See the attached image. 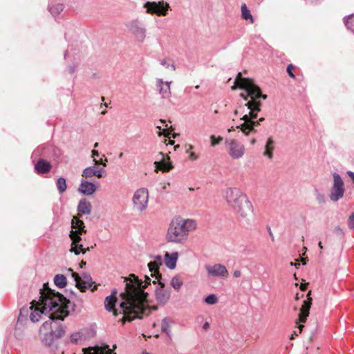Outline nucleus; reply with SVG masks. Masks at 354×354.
Returning a JSON list of instances; mask_svg holds the SVG:
<instances>
[{"label":"nucleus","instance_id":"nucleus-33","mask_svg":"<svg viewBox=\"0 0 354 354\" xmlns=\"http://www.w3.org/2000/svg\"><path fill=\"white\" fill-rule=\"evenodd\" d=\"M95 167H88L83 170L82 176L86 178H89L95 176Z\"/></svg>","mask_w":354,"mask_h":354},{"label":"nucleus","instance_id":"nucleus-42","mask_svg":"<svg viewBox=\"0 0 354 354\" xmlns=\"http://www.w3.org/2000/svg\"><path fill=\"white\" fill-rule=\"evenodd\" d=\"M93 162H95V165L101 164L104 167H106V162H107V159L105 158L104 161H100V160H97L95 158H94Z\"/></svg>","mask_w":354,"mask_h":354},{"label":"nucleus","instance_id":"nucleus-41","mask_svg":"<svg viewBox=\"0 0 354 354\" xmlns=\"http://www.w3.org/2000/svg\"><path fill=\"white\" fill-rule=\"evenodd\" d=\"M245 107H246V106H245V105H244V106H241V105H240V106H239V109H236V110H234V115H238V113H239V111H241V110L243 109V111H242V113H243V115L245 113V110H244V109H245Z\"/></svg>","mask_w":354,"mask_h":354},{"label":"nucleus","instance_id":"nucleus-43","mask_svg":"<svg viewBox=\"0 0 354 354\" xmlns=\"http://www.w3.org/2000/svg\"><path fill=\"white\" fill-rule=\"evenodd\" d=\"M95 246H96V244H95L94 246L88 247L86 248H84L82 246V250H80V253L82 252V254H85L87 251H90L91 249L93 248Z\"/></svg>","mask_w":354,"mask_h":354},{"label":"nucleus","instance_id":"nucleus-25","mask_svg":"<svg viewBox=\"0 0 354 354\" xmlns=\"http://www.w3.org/2000/svg\"><path fill=\"white\" fill-rule=\"evenodd\" d=\"M54 283L57 287L62 288L66 286L67 280L64 275L56 274L54 277Z\"/></svg>","mask_w":354,"mask_h":354},{"label":"nucleus","instance_id":"nucleus-56","mask_svg":"<svg viewBox=\"0 0 354 354\" xmlns=\"http://www.w3.org/2000/svg\"><path fill=\"white\" fill-rule=\"evenodd\" d=\"M270 236L272 237V239L274 240V236L270 229H269Z\"/></svg>","mask_w":354,"mask_h":354},{"label":"nucleus","instance_id":"nucleus-44","mask_svg":"<svg viewBox=\"0 0 354 354\" xmlns=\"http://www.w3.org/2000/svg\"><path fill=\"white\" fill-rule=\"evenodd\" d=\"M233 276L235 278H239V277H240L241 276V272L240 270H234L233 272Z\"/></svg>","mask_w":354,"mask_h":354},{"label":"nucleus","instance_id":"nucleus-13","mask_svg":"<svg viewBox=\"0 0 354 354\" xmlns=\"http://www.w3.org/2000/svg\"><path fill=\"white\" fill-rule=\"evenodd\" d=\"M68 271L71 272L72 277L75 281L76 287L82 292H85L87 289L91 288L93 281L90 274L84 272L80 276L76 272H74L71 268H68Z\"/></svg>","mask_w":354,"mask_h":354},{"label":"nucleus","instance_id":"nucleus-11","mask_svg":"<svg viewBox=\"0 0 354 354\" xmlns=\"http://www.w3.org/2000/svg\"><path fill=\"white\" fill-rule=\"evenodd\" d=\"M333 177V185L329 197L332 201L336 202L344 196L345 189L344 182L338 174L334 173Z\"/></svg>","mask_w":354,"mask_h":354},{"label":"nucleus","instance_id":"nucleus-15","mask_svg":"<svg viewBox=\"0 0 354 354\" xmlns=\"http://www.w3.org/2000/svg\"><path fill=\"white\" fill-rule=\"evenodd\" d=\"M311 291L307 294V299L303 301V304L299 309V318L297 323L306 322L309 315V311L312 305L313 299L310 297Z\"/></svg>","mask_w":354,"mask_h":354},{"label":"nucleus","instance_id":"nucleus-61","mask_svg":"<svg viewBox=\"0 0 354 354\" xmlns=\"http://www.w3.org/2000/svg\"><path fill=\"white\" fill-rule=\"evenodd\" d=\"M98 145H99L98 142H95L94 144V148H97L98 147Z\"/></svg>","mask_w":354,"mask_h":354},{"label":"nucleus","instance_id":"nucleus-24","mask_svg":"<svg viewBox=\"0 0 354 354\" xmlns=\"http://www.w3.org/2000/svg\"><path fill=\"white\" fill-rule=\"evenodd\" d=\"M160 155H161L163 157V160L160 162L156 161L154 162V164L156 165V170L160 169V170L162 171L163 172H167V171H170L173 168L171 163L169 162H167L165 161V158H164L165 155L163 153L160 152Z\"/></svg>","mask_w":354,"mask_h":354},{"label":"nucleus","instance_id":"nucleus-60","mask_svg":"<svg viewBox=\"0 0 354 354\" xmlns=\"http://www.w3.org/2000/svg\"><path fill=\"white\" fill-rule=\"evenodd\" d=\"M255 142H256V140L255 139H252L251 140V144L254 145Z\"/></svg>","mask_w":354,"mask_h":354},{"label":"nucleus","instance_id":"nucleus-28","mask_svg":"<svg viewBox=\"0 0 354 354\" xmlns=\"http://www.w3.org/2000/svg\"><path fill=\"white\" fill-rule=\"evenodd\" d=\"M84 339V335L80 332L73 333L70 336V341L74 344H78Z\"/></svg>","mask_w":354,"mask_h":354},{"label":"nucleus","instance_id":"nucleus-8","mask_svg":"<svg viewBox=\"0 0 354 354\" xmlns=\"http://www.w3.org/2000/svg\"><path fill=\"white\" fill-rule=\"evenodd\" d=\"M149 192L147 188H140L137 189L132 197L133 208L134 210L142 212L148 207Z\"/></svg>","mask_w":354,"mask_h":354},{"label":"nucleus","instance_id":"nucleus-55","mask_svg":"<svg viewBox=\"0 0 354 354\" xmlns=\"http://www.w3.org/2000/svg\"><path fill=\"white\" fill-rule=\"evenodd\" d=\"M304 327V325H302V324H300V325L298 326V328H299V333H301V330H302V328H303Z\"/></svg>","mask_w":354,"mask_h":354},{"label":"nucleus","instance_id":"nucleus-64","mask_svg":"<svg viewBox=\"0 0 354 354\" xmlns=\"http://www.w3.org/2000/svg\"><path fill=\"white\" fill-rule=\"evenodd\" d=\"M234 130V127H232L230 129H228V131L230 132Z\"/></svg>","mask_w":354,"mask_h":354},{"label":"nucleus","instance_id":"nucleus-36","mask_svg":"<svg viewBox=\"0 0 354 354\" xmlns=\"http://www.w3.org/2000/svg\"><path fill=\"white\" fill-rule=\"evenodd\" d=\"M209 138H210L212 147H215L216 145H218L223 140L222 137L218 136L216 138L214 135H212Z\"/></svg>","mask_w":354,"mask_h":354},{"label":"nucleus","instance_id":"nucleus-48","mask_svg":"<svg viewBox=\"0 0 354 354\" xmlns=\"http://www.w3.org/2000/svg\"><path fill=\"white\" fill-rule=\"evenodd\" d=\"M347 174L348 176L352 179L353 182L354 183V172L348 171L347 172Z\"/></svg>","mask_w":354,"mask_h":354},{"label":"nucleus","instance_id":"nucleus-49","mask_svg":"<svg viewBox=\"0 0 354 354\" xmlns=\"http://www.w3.org/2000/svg\"><path fill=\"white\" fill-rule=\"evenodd\" d=\"M307 286H308V283H301L300 285V289L303 291L306 290V289L307 288Z\"/></svg>","mask_w":354,"mask_h":354},{"label":"nucleus","instance_id":"nucleus-50","mask_svg":"<svg viewBox=\"0 0 354 354\" xmlns=\"http://www.w3.org/2000/svg\"><path fill=\"white\" fill-rule=\"evenodd\" d=\"M209 324L207 322H206L205 323H204V324L203 326V329L207 330L209 328Z\"/></svg>","mask_w":354,"mask_h":354},{"label":"nucleus","instance_id":"nucleus-32","mask_svg":"<svg viewBox=\"0 0 354 354\" xmlns=\"http://www.w3.org/2000/svg\"><path fill=\"white\" fill-rule=\"evenodd\" d=\"M316 201L318 204L323 205L326 203V197L319 189H315L314 192Z\"/></svg>","mask_w":354,"mask_h":354},{"label":"nucleus","instance_id":"nucleus-14","mask_svg":"<svg viewBox=\"0 0 354 354\" xmlns=\"http://www.w3.org/2000/svg\"><path fill=\"white\" fill-rule=\"evenodd\" d=\"M205 268L211 277H227L228 271L225 266L216 263L214 265H205Z\"/></svg>","mask_w":354,"mask_h":354},{"label":"nucleus","instance_id":"nucleus-23","mask_svg":"<svg viewBox=\"0 0 354 354\" xmlns=\"http://www.w3.org/2000/svg\"><path fill=\"white\" fill-rule=\"evenodd\" d=\"M91 203L86 199L84 198L80 201L77 205V212L80 214L89 215L91 213Z\"/></svg>","mask_w":354,"mask_h":354},{"label":"nucleus","instance_id":"nucleus-12","mask_svg":"<svg viewBox=\"0 0 354 354\" xmlns=\"http://www.w3.org/2000/svg\"><path fill=\"white\" fill-rule=\"evenodd\" d=\"M144 7L146 8L147 13L156 14L158 16H166L170 8L169 3L163 1L158 2L147 1L145 3Z\"/></svg>","mask_w":354,"mask_h":354},{"label":"nucleus","instance_id":"nucleus-38","mask_svg":"<svg viewBox=\"0 0 354 354\" xmlns=\"http://www.w3.org/2000/svg\"><path fill=\"white\" fill-rule=\"evenodd\" d=\"M348 225L350 229L354 230V214H351L348 220Z\"/></svg>","mask_w":354,"mask_h":354},{"label":"nucleus","instance_id":"nucleus-27","mask_svg":"<svg viewBox=\"0 0 354 354\" xmlns=\"http://www.w3.org/2000/svg\"><path fill=\"white\" fill-rule=\"evenodd\" d=\"M56 185H57L58 192L60 194H62L66 192L67 185H66V179L64 178H63V177L59 178L57 180Z\"/></svg>","mask_w":354,"mask_h":354},{"label":"nucleus","instance_id":"nucleus-16","mask_svg":"<svg viewBox=\"0 0 354 354\" xmlns=\"http://www.w3.org/2000/svg\"><path fill=\"white\" fill-rule=\"evenodd\" d=\"M162 259L160 255L154 257V260L148 263L149 270L151 272V277L155 279L161 277L159 273V267L162 265Z\"/></svg>","mask_w":354,"mask_h":354},{"label":"nucleus","instance_id":"nucleus-62","mask_svg":"<svg viewBox=\"0 0 354 354\" xmlns=\"http://www.w3.org/2000/svg\"><path fill=\"white\" fill-rule=\"evenodd\" d=\"M194 149V146L189 145V150H192Z\"/></svg>","mask_w":354,"mask_h":354},{"label":"nucleus","instance_id":"nucleus-22","mask_svg":"<svg viewBox=\"0 0 354 354\" xmlns=\"http://www.w3.org/2000/svg\"><path fill=\"white\" fill-rule=\"evenodd\" d=\"M275 142L272 137H269L266 142L263 155L271 160L273 158Z\"/></svg>","mask_w":354,"mask_h":354},{"label":"nucleus","instance_id":"nucleus-6","mask_svg":"<svg viewBox=\"0 0 354 354\" xmlns=\"http://www.w3.org/2000/svg\"><path fill=\"white\" fill-rule=\"evenodd\" d=\"M44 288L40 290V299L39 301L37 302V305H35V301L31 303V306H30V310H31L30 315V319L32 322H38L41 317L42 314L46 313H50V315L53 313V310H50L49 308L46 309L44 306V299L49 296V297H52L53 295H59L62 297L63 299H66L59 292H55V290H51L48 288L47 283H44Z\"/></svg>","mask_w":354,"mask_h":354},{"label":"nucleus","instance_id":"nucleus-53","mask_svg":"<svg viewBox=\"0 0 354 354\" xmlns=\"http://www.w3.org/2000/svg\"><path fill=\"white\" fill-rule=\"evenodd\" d=\"M290 265H291L292 266H295L297 268H299V266H300V264H299V263H292V262L290 263Z\"/></svg>","mask_w":354,"mask_h":354},{"label":"nucleus","instance_id":"nucleus-17","mask_svg":"<svg viewBox=\"0 0 354 354\" xmlns=\"http://www.w3.org/2000/svg\"><path fill=\"white\" fill-rule=\"evenodd\" d=\"M97 188L95 185L91 182L85 180H82L78 191L84 195H92L96 191Z\"/></svg>","mask_w":354,"mask_h":354},{"label":"nucleus","instance_id":"nucleus-31","mask_svg":"<svg viewBox=\"0 0 354 354\" xmlns=\"http://www.w3.org/2000/svg\"><path fill=\"white\" fill-rule=\"evenodd\" d=\"M64 9V5L62 3H57L49 8V10L53 15H59Z\"/></svg>","mask_w":354,"mask_h":354},{"label":"nucleus","instance_id":"nucleus-10","mask_svg":"<svg viewBox=\"0 0 354 354\" xmlns=\"http://www.w3.org/2000/svg\"><path fill=\"white\" fill-rule=\"evenodd\" d=\"M225 145L229 156L232 159L238 160L243 157L245 149L241 142L235 139H227Z\"/></svg>","mask_w":354,"mask_h":354},{"label":"nucleus","instance_id":"nucleus-45","mask_svg":"<svg viewBox=\"0 0 354 354\" xmlns=\"http://www.w3.org/2000/svg\"><path fill=\"white\" fill-rule=\"evenodd\" d=\"M189 159H191L192 160H196V159H198V156L195 153L192 152L189 154Z\"/></svg>","mask_w":354,"mask_h":354},{"label":"nucleus","instance_id":"nucleus-34","mask_svg":"<svg viewBox=\"0 0 354 354\" xmlns=\"http://www.w3.org/2000/svg\"><path fill=\"white\" fill-rule=\"evenodd\" d=\"M345 25L348 30L354 32V14L348 17L345 21Z\"/></svg>","mask_w":354,"mask_h":354},{"label":"nucleus","instance_id":"nucleus-37","mask_svg":"<svg viewBox=\"0 0 354 354\" xmlns=\"http://www.w3.org/2000/svg\"><path fill=\"white\" fill-rule=\"evenodd\" d=\"M95 176L97 177L98 178H102L104 176V174L105 173V171L102 168H95Z\"/></svg>","mask_w":354,"mask_h":354},{"label":"nucleus","instance_id":"nucleus-47","mask_svg":"<svg viewBox=\"0 0 354 354\" xmlns=\"http://www.w3.org/2000/svg\"><path fill=\"white\" fill-rule=\"evenodd\" d=\"M91 156L95 158V157L99 156V152L96 150H93L91 151Z\"/></svg>","mask_w":354,"mask_h":354},{"label":"nucleus","instance_id":"nucleus-30","mask_svg":"<svg viewBox=\"0 0 354 354\" xmlns=\"http://www.w3.org/2000/svg\"><path fill=\"white\" fill-rule=\"evenodd\" d=\"M171 322L167 317L164 318L161 323L162 331L167 333L168 335L170 333L169 328L171 326Z\"/></svg>","mask_w":354,"mask_h":354},{"label":"nucleus","instance_id":"nucleus-20","mask_svg":"<svg viewBox=\"0 0 354 354\" xmlns=\"http://www.w3.org/2000/svg\"><path fill=\"white\" fill-rule=\"evenodd\" d=\"M178 258V253L177 252H166L165 254V263L166 266L171 270L174 269L176 266Z\"/></svg>","mask_w":354,"mask_h":354},{"label":"nucleus","instance_id":"nucleus-63","mask_svg":"<svg viewBox=\"0 0 354 354\" xmlns=\"http://www.w3.org/2000/svg\"><path fill=\"white\" fill-rule=\"evenodd\" d=\"M119 156V158H122V156H123V153H122V152H121V153H120V154H119V156Z\"/></svg>","mask_w":354,"mask_h":354},{"label":"nucleus","instance_id":"nucleus-54","mask_svg":"<svg viewBox=\"0 0 354 354\" xmlns=\"http://www.w3.org/2000/svg\"><path fill=\"white\" fill-rule=\"evenodd\" d=\"M86 264V261L82 260L80 264V268H83Z\"/></svg>","mask_w":354,"mask_h":354},{"label":"nucleus","instance_id":"nucleus-3","mask_svg":"<svg viewBox=\"0 0 354 354\" xmlns=\"http://www.w3.org/2000/svg\"><path fill=\"white\" fill-rule=\"evenodd\" d=\"M236 88L245 90L247 95L240 94V96L244 100H248L249 97L251 98V100L245 104L248 112L241 118V120H243V122L236 127L240 129L245 135L248 136L251 131H254L255 127L259 125L260 122L265 120L264 118L261 117L257 119L258 113L261 111V103L259 99L266 100L267 95L261 93L260 88L254 83L252 79L243 77L241 73L237 74L234 85L232 87V89L234 90Z\"/></svg>","mask_w":354,"mask_h":354},{"label":"nucleus","instance_id":"nucleus-59","mask_svg":"<svg viewBox=\"0 0 354 354\" xmlns=\"http://www.w3.org/2000/svg\"><path fill=\"white\" fill-rule=\"evenodd\" d=\"M97 289V286H94L93 288H91V291H95Z\"/></svg>","mask_w":354,"mask_h":354},{"label":"nucleus","instance_id":"nucleus-29","mask_svg":"<svg viewBox=\"0 0 354 354\" xmlns=\"http://www.w3.org/2000/svg\"><path fill=\"white\" fill-rule=\"evenodd\" d=\"M183 285V281L178 276L174 277L171 280V286L174 290L178 291Z\"/></svg>","mask_w":354,"mask_h":354},{"label":"nucleus","instance_id":"nucleus-52","mask_svg":"<svg viewBox=\"0 0 354 354\" xmlns=\"http://www.w3.org/2000/svg\"><path fill=\"white\" fill-rule=\"evenodd\" d=\"M156 128H157V129H158L160 130V131L158 132V136H161V134H162V133H161V131H160L162 130V127H161V126L157 125V126H156Z\"/></svg>","mask_w":354,"mask_h":354},{"label":"nucleus","instance_id":"nucleus-2","mask_svg":"<svg viewBox=\"0 0 354 354\" xmlns=\"http://www.w3.org/2000/svg\"><path fill=\"white\" fill-rule=\"evenodd\" d=\"M44 299L45 308L53 310L48 315V319L44 322L39 329L42 343L48 348H54L55 342L66 333L65 326L57 322L63 321L68 314L70 301L59 295H53Z\"/></svg>","mask_w":354,"mask_h":354},{"label":"nucleus","instance_id":"nucleus-26","mask_svg":"<svg viewBox=\"0 0 354 354\" xmlns=\"http://www.w3.org/2000/svg\"><path fill=\"white\" fill-rule=\"evenodd\" d=\"M241 10L242 18L244 19L245 20L250 19V22L252 24L253 23L252 16L250 13V10L248 8V7L246 6V5L245 3L241 6Z\"/></svg>","mask_w":354,"mask_h":354},{"label":"nucleus","instance_id":"nucleus-39","mask_svg":"<svg viewBox=\"0 0 354 354\" xmlns=\"http://www.w3.org/2000/svg\"><path fill=\"white\" fill-rule=\"evenodd\" d=\"M334 232L337 234V235H343L344 232H343V230H342V228L339 226H337L334 228Z\"/></svg>","mask_w":354,"mask_h":354},{"label":"nucleus","instance_id":"nucleus-19","mask_svg":"<svg viewBox=\"0 0 354 354\" xmlns=\"http://www.w3.org/2000/svg\"><path fill=\"white\" fill-rule=\"evenodd\" d=\"M171 82H163L162 79L156 80V86L159 89V93L163 97H168L171 95L170 84Z\"/></svg>","mask_w":354,"mask_h":354},{"label":"nucleus","instance_id":"nucleus-9","mask_svg":"<svg viewBox=\"0 0 354 354\" xmlns=\"http://www.w3.org/2000/svg\"><path fill=\"white\" fill-rule=\"evenodd\" d=\"M126 27L137 41L140 43L145 41L147 37V28L142 21L133 19L128 21L126 24Z\"/></svg>","mask_w":354,"mask_h":354},{"label":"nucleus","instance_id":"nucleus-21","mask_svg":"<svg viewBox=\"0 0 354 354\" xmlns=\"http://www.w3.org/2000/svg\"><path fill=\"white\" fill-rule=\"evenodd\" d=\"M51 164L43 159L38 160V162L35 165V169L37 173L39 174H44L49 172L51 169Z\"/></svg>","mask_w":354,"mask_h":354},{"label":"nucleus","instance_id":"nucleus-58","mask_svg":"<svg viewBox=\"0 0 354 354\" xmlns=\"http://www.w3.org/2000/svg\"><path fill=\"white\" fill-rule=\"evenodd\" d=\"M171 67L172 71H175L176 70V66H175V65L174 64H172L171 65Z\"/></svg>","mask_w":354,"mask_h":354},{"label":"nucleus","instance_id":"nucleus-7","mask_svg":"<svg viewBox=\"0 0 354 354\" xmlns=\"http://www.w3.org/2000/svg\"><path fill=\"white\" fill-rule=\"evenodd\" d=\"M71 231L69 233V238L71 241V252L78 255L80 250H82V240L81 236L86 233L84 223L80 218L78 216H74L71 220Z\"/></svg>","mask_w":354,"mask_h":354},{"label":"nucleus","instance_id":"nucleus-51","mask_svg":"<svg viewBox=\"0 0 354 354\" xmlns=\"http://www.w3.org/2000/svg\"><path fill=\"white\" fill-rule=\"evenodd\" d=\"M68 70H69V73L72 74L75 72V66H70Z\"/></svg>","mask_w":354,"mask_h":354},{"label":"nucleus","instance_id":"nucleus-18","mask_svg":"<svg viewBox=\"0 0 354 354\" xmlns=\"http://www.w3.org/2000/svg\"><path fill=\"white\" fill-rule=\"evenodd\" d=\"M84 353L86 354H115L112 353V351L109 348V346L105 344L86 348Z\"/></svg>","mask_w":354,"mask_h":354},{"label":"nucleus","instance_id":"nucleus-46","mask_svg":"<svg viewBox=\"0 0 354 354\" xmlns=\"http://www.w3.org/2000/svg\"><path fill=\"white\" fill-rule=\"evenodd\" d=\"M160 64L168 68L169 66V64L167 62L166 59H163L160 62Z\"/></svg>","mask_w":354,"mask_h":354},{"label":"nucleus","instance_id":"nucleus-35","mask_svg":"<svg viewBox=\"0 0 354 354\" xmlns=\"http://www.w3.org/2000/svg\"><path fill=\"white\" fill-rule=\"evenodd\" d=\"M205 301L209 305L216 304L218 302V298L214 294L209 295L205 299Z\"/></svg>","mask_w":354,"mask_h":354},{"label":"nucleus","instance_id":"nucleus-1","mask_svg":"<svg viewBox=\"0 0 354 354\" xmlns=\"http://www.w3.org/2000/svg\"><path fill=\"white\" fill-rule=\"evenodd\" d=\"M125 292L120 294L122 301L118 308H115L117 301L116 290H113L110 296L106 297L104 305L106 309L113 313L114 316L118 314L124 315L122 323L126 321L131 322L136 318L141 319L147 316L151 310H156V306L149 307L148 305L149 287L151 282L155 286V297L158 304L165 305L170 298V291L165 288V283L162 277L151 280V278L145 275V280L140 279L133 274L129 275V279H125Z\"/></svg>","mask_w":354,"mask_h":354},{"label":"nucleus","instance_id":"nucleus-4","mask_svg":"<svg viewBox=\"0 0 354 354\" xmlns=\"http://www.w3.org/2000/svg\"><path fill=\"white\" fill-rule=\"evenodd\" d=\"M228 205L241 218L249 220L253 212V207L247 196L239 188L230 187L224 193Z\"/></svg>","mask_w":354,"mask_h":354},{"label":"nucleus","instance_id":"nucleus-57","mask_svg":"<svg viewBox=\"0 0 354 354\" xmlns=\"http://www.w3.org/2000/svg\"><path fill=\"white\" fill-rule=\"evenodd\" d=\"M318 245H319L320 249H323L322 243L321 241L319 242Z\"/></svg>","mask_w":354,"mask_h":354},{"label":"nucleus","instance_id":"nucleus-5","mask_svg":"<svg viewBox=\"0 0 354 354\" xmlns=\"http://www.w3.org/2000/svg\"><path fill=\"white\" fill-rule=\"evenodd\" d=\"M196 228V223L194 220L180 216L175 217L169 223L166 239L169 242L182 243L187 239L189 234Z\"/></svg>","mask_w":354,"mask_h":354},{"label":"nucleus","instance_id":"nucleus-40","mask_svg":"<svg viewBox=\"0 0 354 354\" xmlns=\"http://www.w3.org/2000/svg\"><path fill=\"white\" fill-rule=\"evenodd\" d=\"M292 68H293V66L292 64L288 65V67H287V72H288V75L291 77L294 78L295 77V75L292 72Z\"/></svg>","mask_w":354,"mask_h":354}]
</instances>
